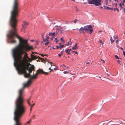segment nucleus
Returning <instances> with one entry per match:
<instances>
[{
    "instance_id": "nucleus-6",
    "label": "nucleus",
    "mask_w": 125,
    "mask_h": 125,
    "mask_svg": "<svg viewBox=\"0 0 125 125\" xmlns=\"http://www.w3.org/2000/svg\"><path fill=\"white\" fill-rule=\"evenodd\" d=\"M28 24L27 22L23 21V23L22 24V28L21 30V31L24 32V31L25 29L27 28V26Z\"/></svg>"
},
{
    "instance_id": "nucleus-14",
    "label": "nucleus",
    "mask_w": 125,
    "mask_h": 125,
    "mask_svg": "<svg viewBox=\"0 0 125 125\" xmlns=\"http://www.w3.org/2000/svg\"><path fill=\"white\" fill-rule=\"evenodd\" d=\"M110 40L111 41V43H112L114 42L115 40H113L112 39V37H111V38H110Z\"/></svg>"
},
{
    "instance_id": "nucleus-10",
    "label": "nucleus",
    "mask_w": 125,
    "mask_h": 125,
    "mask_svg": "<svg viewBox=\"0 0 125 125\" xmlns=\"http://www.w3.org/2000/svg\"><path fill=\"white\" fill-rule=\"evenodd\" d=\"M31 97L30 96L29 98L27 99L26 100V101H27V103H28V104L30 106H32L33 107V106L32 105H31L30 103V100L31 98Z\"/></svg>"
},
{
    "instance_id": "nucleus-12",
    "label": "nucleus",
    "mask_w": 125,
    "mask_h": 125,
    "mask_svg": "<svg viewBox=\"0 0 125 125\" xmlns=\"http://www.w3.org/2000/svg\"><path fill=\"white\" fill-rule=\"evenodd\" d=\"M77 43H76L75 44V46L73 47L72 48V49L73 50H75L78 48V47H77Z\"/></svg>"
},
{
    "instance_id": "nucleus-43",
    "label": "nucleus",
    "mask_w": 125,
    "mask_h": 125,
    "mask_svg": "<svg viewBox=\"0 0 125 125\" xmlns=\"http://www.w3.org/2000/svg\"><path fill=\"white\" fill-rule=\"evenodd\" d=\"M54 70H57V69L56 68H54Z\"/></svg>"
},
{
    "instance_id": "nucleus-5",
    "label": "nucleus",
    "mask_w": 125,
    "mask_h": 125,
    "mask_svg": "<svg viewBox=\"0 0 125 125\" xmlns=\"http://www.w3.org/2000/svg\"><path fill=\"white\" fill-rule=\"evenodd\" d=\"M88 1V3L89 4H93L96 6L101 5V0H90Z\"/></svg>"
},
{
    "instance_id": "nucleus-30",
    "label": "nucleus",
    "mask_w": 125,
    "mask_h": 125,
    "mask_svg": "<svg viewBox=\"0 0 125 125\" xmlns=\"http://www.w3.org/2000/svg\"><path fill=\"white\" fill-rule=\"evenodd\" d=\"M51 70V71L49 73V72H47V73H48V74L51 71H53V69H51V70Z\"/></svg>"
},
{
    "instance_id": "nucleus-45",
    "label": "nucleus",
    "mask_w": 125,
    "mask_h": 125,
    "mask_svg": "<svg viewBox=\"0 0 125 125\" xmlns=\"http://www.w3.org/2000/svg\"><path fill=\"white\" fill-rule=\"evenodd\" d=\"M70 40H71V39H70ZM72 43L70 41V43H69V44H71Z\"/></svg>"
},
{
    "instance_id": "nucleus-48",
    "label": "nucleus",
    "mask_w": 125,
    "mask_h": 125,
    "mask_svg": "<svg viewBox=\"0 0 125 125\" xmlns=\"http://www.w3.org/2000/svg\"><path fill=\"white\" fill-rule=\"evenodd\" d=\"M35 103H33L32 105H35Z\"/></svg>"
},
{
    "instance_id": "nucleus-36",
    "label": "nucleus",
    "mask_w": 125,
    "mask_h": 125,
    "mask_svg": "<svg viewBox=\"0 0 125 125\" xmlns=\"http://www.w3.org/2000/svg\"><path fill=\"white\" fill-rule=\"evenodd\" d=\"M61 54H58V55L60 57H61Z\"/></svg>"
},
{
    "instance_id": "nucleus-41",
    "label": "nucleus",
    "mask_w": 125,
    "mask_h": 125,
    "mask_svg": "<svg viewBox=\"0 0 125 125\" xmlns=\"http://www.w3.org/2000/svg\"><path fill=\"white\" fill-rule=\"evenodd\" d=\"M34 41V40H31V42H33Z\"/></svg>"
},
{
    "instance_id": "nucleus-29",
    "label": "nucleus",
    "mask_w": 125,
    "mask_h": 125,
    "mask_svg": "<svg viewBox=\"0 0 125 125\" xmlns=\"http://www.w3.org/2000/svg\"><path fill=\"white\" fill-rule=\"evenodd\" d=\"M46 38L47 39H49V36H46Z\"/></svg>"
},
{
    "instance_id": "nucleus-59",
    "label": "nucleus",
    "mask_w": 125,
    "mask_h": 125,
    "mask_svg": "<svg viewBox=\"0 0 125 125\" xmlns=\"http://www.w3.org/2000/svg\"><path fill=\"white\" fill-rule=\"evenodd\" d=\"M102 43V44L103 45V43L102 42V43Z\"/></svg>"
},
{
    "instance_id": "nucleus-18",
    "label": "nucleus",
    "mask_w": 125,
    "mask_h": 125,
    "mask_svg": "<svg viewBox=\"0 0 125 125\" xmlns=\"http://www.w3.org/2000/svg\"><path fill=\"white\" fill-rule=\"evenodd\" d=\"M60 40L61 41L63 42H65L63 40V38L62 37L61 38Z\"/></svg>"
},
{
    "instance_id": "nucleus-32",
    "label": "nucleus",
    "mask_w": 125,
    "mask_h": 125,
    "mask_svg": "<svg viewBox=\"0 0 125 125\" xmlns=\"http://www.w3.org/2000/svg\"><path fill=\"white\" fill-rule=\"evenodd\" d=\"M114 10H117V11L118 12V9L117 8H115Z\"/></svg>"
},
{
    "instance_id": "nucleus-1",
    "label": "nucleus",
    "mask_w": 125,
    "mask_h": 125,
    "mask_svg": "<svg viewBox=\"0 0 125 125\" xmlns=\"http://www.w3.org/2000/svg\"><path fill=\"white\" fill-rule=\"evenodd\" d=\"M17 22V20H10V24L13 28V30L10 31L8 37L10 40L11 43H16V41L15 40V37L19 39L18 45L12 51L14 59V65L19 74H23L24 77L27 78L30 76V73L34 70L35 67L33 65L30 64L29 65L31 66L28 67L22 59V55L24 52L22 49L28 51L33 50V48L32 46L30 45L28 43L27 40L24 39L17 35L15 28Z\"/></svg>"
},
{
    "instance_id": "nucleus-58",
    "label": "nucleus",
    "mask_w": 125,
    "mask_h": 125,
    "mask_svg": "<svg viewBox=\"0 0 125 125\" xmlns=\"http://www.w3.org/2000/svg\"><path fill=\"white\" fill-rule=\"evenodd\" d=\"M52 49H55V48H54L53 47V48H52Z\"/></svg>"
},
{
    "instance_id": "nucleus-42",
    "label": "nucleus",
    "mask_w": 125,
    "mask_h": 125,
    "mask_svg": "<svg viewBox=\"0 0 125 125\" xmlns=\"http://www.w3.org/2000/svg\"><path fill=\"white\" fill-rule=\"evenodd\" d=\"M120 49H121V50H123V48L122 47L120 48Z\"/></svg>"
},
{
    "instance_id": "nucleus-4",
    "label": "nucleus",
    "mask_w": 125,
    "mask_h": 125,
    "mask_svg": "<svg viewBox=\"0 0 125 125\" xmlns=\"http://www.w3.org/2000/svg\"><path fill=\"white\" fill-rule=\"evenodd\" d=\"M42 74L45 75H48V73L44 72L42 69H39L36 71V73L32 76L31 78H36L37 77H38V76L40 74Z\"/></svg>"
},
{
    "instance_id": "nucleus-26",
    "label": "nucleus",
    "mask_w": 125,
    "mask_h": 125,
    "mask_svg": "<svg viewBox=\"0 0 125 125\" xmlns=\"http://www.w3.org/2000/svg\"><path fill=\"white\" fill-rule=\"evenodd\" d=\"M59 48H61V47H59L58 46H57L56 47V48L57 49H58Z\"/></svg>"
},
{
    "instance_id": "nucleus-54",
    "label": "nucleus",
    "mask_w": 125,
    "mask_h": 125,
    "mask_svg": "<svg viewBox=\"0 0 125 125\" xmlns=\"http://www.w3.org/2000/svg\"><path fill=\"white\" fill-rule=\"evenodd\" d=\"M51 67H50L49 68V70H51Z\"/></svg>"
},
{
    "instance_id": "nucleus-17",
    "label": "nucleus",
    "mask_w": 125,
    "mask_h": 125,
    "mask_svg": "<svg viewBox=\"0 0 125 125\" xmlns=\"http://www.w3.org/2000/svg\"><path fill=\"white\" fill-rule=\"evenodd\" d=\"M115 57L116 58V59H121V58H119L118 57V56H117V55H115Z\"/></svg>"
},
{
    "instance_id": "nucleus-55",
    "label": "nucleus",
    "mask_w": 125,
    "mask_h": 125,
    "mask_svg": "<svg viewBox=\"0 0 125 125\" xmlns=\"http://www.w3.org/2000/svg\"><path fill=\"white\" fill-rule=\"evenodd\" d=\"M43 35H42V37L43 38Z\"/></svg>"
},
{
    "instance_id": "nucleus-16",
    "label": "nucleus",
    "mask_w": 125,
    "mask_h": 125,
    "mask_svg": "<svg viewBox=\"0 0 125 125\" xmlns=\"http://www.w3.org/2000/svg\"><path fill=\"white\" fill-rule=\"evenodd\" d=\"M49 42L48 41H47L44 44L45 45H47L49 43Z\"/></svg>"
},
{
    "instance_id": "nucleus-39",
    "label": "nucleus",
    "mask_w": 125,
    "mask_h": 125,
    "mask_svg": "<svg viewBox=\"0 0 125 125\" xmlns=\"http://www.w3.org/2000/svg\"><path fill=\"white\" fill-rule=\"evenodd\" d=\"M63 28H60V30L61 31H62L63 30V29L62 30V29H63Z\"/></svg>"
},
{
    "instance_id": "nucleus-33",
    "label": "nucleus",
    "mask_w": 125,
    "mask_h": 125,
    "mask_svg": "<svg viewBox=\"0 0 125 125\" xmlns=\"http://www.w3.org/2000/svg\"><path fill=\"white\" fill-rule=\"evenodd\" d=\"M52 32H50V33H49V35H52Z\"/></svg>"
},
{
    "instance_id": "nucleus-19",
    "label": "nucleus",
    "mask_w": 125,
    "mask_h": 125,
    "mask_svg": "<svg viewBox=\"0 0 125 125\" xmlns=\"http://www.w3.org/2000/svg\"><path fill=\"white\" fill-rule=\"evenodd\" d=\"M77 21H78V20L77 19H75V20H74V23H76V22Z\"/></svg>"
},
{
    "instance_id": "nucleus-51",
    "label": "nucleus",
    "mask_w": 125,
    "mask_h": 125,
    "mask_svg": "<svg viewBox=\"0 0 125 125\" xmlns=\"http://www.w3.org/2000/svg\"><path fill=\"white\" fill-rule=\"evenodd\" d=\"M62 66H64V67H65V66L64 65H62Z\"/></svg>"
},
{
    "instance_id": "nucleus-25",
    "label": "nucleus",
    "mask_w": 125,
    "mask_h": 125,
    "mask_svg": "<svg viewBox=\"0 0 125 125\" xmlns=\"http://www.w3.org/2000/svg\"><path fill=\"white\" fill-rule=\"evenodd\" d=\"M68 73V72L67 71H64L63 72V73L64 74H66V73Z\"/></svg>"
},
{
    "instance_id": "nucleus-9",
    "label": "nucleus",
    "mask_w": 125,
    "mask_h": 125,
    "mask_svg": "<svg viewBox=\"0 0 125 125\" xmlns=\"http://www.w3.org/2000/svg\"><path fill=\"white\" fill-rule=\"evenodd\" d=\"M119 6L121 7L120 10H122L124 8V5L122 3H120L119 4Z\"/></svg>"
},
{
    "instance_id": "nucleus-61",
    "label": "nucleus",
    "mask_w": 125,
    "mask_h": 125,
    "mask_svg": "<svg viewBox=\"0 0 125 125\" xmlns=\"http://www.w3.org/2000/svg\"><path fill=\"white\" fill-rule=\"evenodd\" d=\"M61 44V43H59V44Z\"/></svg>"
},
{
    "instance_id": "nucleus-37",
    "label": "nucleus",
    "mask_w": 125,
    "mask_h": 125,
    "mask_svg": "<svg viewBox=\"0 0 125 125\" xmlns=\"http://www.w3.org/2000/svg\"><path fill=\"white\" fill-rule=\"evenodd\" d=\"M55 33L54 32H53V33H52V34L53 36H54L55 35Z\"/></svg>"
},
{
    "instance_id": "nucleus-13",
    "label": "nucleus",
    "mask_w": 125,
    "mask_h": 125,
    "mask_svg": "<svg viewBox=\"0 0 125 125\" xmlns=\"http://www.w3.org/2000/svg\"><path fill=\"white\" fill-rule=\"evenodd\" d=\"M45 61H47V62H49L51 64V66H52V64H53V63L52 62H49V60L48 59H46V58H45Z\"/></svg>"
},
{
    "instance_id": "nucleus-15",
    "label": "nucleus",
    "mask_w": 125,
    "mask_h": 125,
    "mask_svg": "<svg viewBox=\"0 0 125 125\" xmlns=\"http://www.w3.org/2000/svg\"><path fill=\"white\" fill-rule=\"evenodd\" d=\"M31 119L29 121H27L26 122V123L25 124V125H26V124H30V123L31 122Z\"/></svg>"
},
{
    "instance_id": "nucleus-44",
    "label": "nucleus",
    "mask_w": 125,
    "mask_h": 125,
    "mask_svg": "<svg viewBox=\"0 0 125 125\" xmlns=\"http://www.w3.org/2000/svg\"><path fill=\"white\" fill-rule=\"evenodd\" d=\"M115 36L116 37V38H115L114 39H117V38H118V37H117L116 36Z\"/></svg>"
},
{
    "instance_id": "nucleus-27",
    "label": "nucleus",
    "mask_w": 125,
    "mask_h": 125,
    "mask_svg": "<svg viewBox=\"0 0 125 125\" xmlns=\"http://www.w3.org/2000/svg\"><path fill=\"white\" fill-rule=\"evenodd\" d=\"M101 61H102L103 63H104L105 62V61L104 60H102V59H101Z\"/></svg>"
},
{
    "instance_id": "nucleus-8",
    "label": "nucleus",
    "mask_w": 125,
    "mask_h": 125,
    "mask_svg": "<svg viewBox=\"0 0 125 125\" xmlns=\"http://www.w3.org/2000/svg\"><path fill=\"white\" fill-rule=\"evenodd\" d=\"M31 57L32 60H35L38 58L40 59H41V60L42 59L44 61V59L43 58H42L37 56H34L32 54H31Z\"/></svg>"
},
{
    "instance_id": "nucleus-34",
    "label": "nucleus",
    "mask_w": 125,
    "mask_h": 125,
    "mask_svg": "<svg viewBox=\"0 0 125 125\" xmlns=\"http://www.w3.org/2000/svg\"><path fill=\"white\" fill-rule=\"evenodd\" d=\"M118 42H119V41L117 40H116V42L117 43V44L118 43Z\"/></svg>"
},
{
    "instance_id": "nucleus-28",
    "label": "nucleus",
    "mask_w": 125,
    "mask_h": 125,
    "mask_svg": "<svg viewBox=\"0 0 125 125\" xmlns=\"http://www.w3.org/2000/svg\"><path fill=\"white\" fill-rule=\"evenodd\" d=\"M117 62H118V63L119 64H120V61L119 60H118Z\"/></svg>"
},
{
    "instance_id": "nucleus-24",
    "label": "nucleus",
    "mask_w": 125,
    "mask_h": 125,
    "mask_svg": "<svg viewBox=\"0 0 125 125\" xmlns=\"http://www.w3.org/2000/svg\"><path fill=\"white\" fill-rule=\"evenodd\" d=\"M122 11H123L124 12L125 14V8H124L122 10Z\"/></svg>"
},
{
    "instance_id": "nucleus-22",
    "label": "nucleus",
    "mask_w": 125,
    "mask_h": 125,
    "mask_svg": "<svg viewBox=\"0 0 125 125\" xmlns=\"http://www.w3.org/2000/svg\"><path fill=\"white\" fill-rule=\"evenodd\" d=\"M63 47H64V45H60V47H61V48H63Z\"/></svg>"
},
{
    "instance_id": "nucleus-62",
    "label": "nucleus",
    "mask_w": 125,
    "mask_h": 125,
    "mask_svg": "<svg viewBox=\"0 0 125 125\" xmlns=\"http://www.w3.org/2000/svg\"><path fill=\"white\" fill-rule=\"evenodd\" d=\"M34 53V52H33L32 53Z\"/></svg>"
},
{
    "instance_id": "nucleus-63",
    "label": "nucleus",
    "mask_w": 125,
    "mask_h": 125,
    "mask_svg": "<svg viewBox=\"0 0 125 125\" xmlns=\"http://www.w3.org/2000/svg\"><path fill=\"white\" fill-rule=\"evenodd\" d=\"M117 5V4H116V5H115V6H116V5Z\"/></svg>"
},
{
    "instance_id": "nucleus-57",
    "label": "nucleus",
    "mask_w": 125,
    "mask_h": 125,
    "mask_svg": "<svg viewBox=\"0 0 125 125\" xmlns=\"http://www.w3.org/2000/svg\"><path fill=\"white\" fill-rule=\"evenodd\" d=\"M106 7L107 8V9H108V8H109V7Z\"/></svg>"
},
{
    "instance_id": "nucleus-31",
    "label": "nucleus",
    "mask_w": 125,
    "mask_h": 125,
    "mask_svg": "<svg viewBox=\"0 0 125 125\" xmlns=\"http://www.w3.org/2000/svg\"><path fill=\"white\" fill-rule=\"evenodd\" d=\"M123 54L125 56V51H123Z\"/></svg>"
},
{
    "instance_id": "nucleus-52",
    "label": "nucleus",
    "mask_w": 125,
    "mask_h": 125,
    "mask_svg": "<svg viewBox=\"0 0 125 125\" xmlns=\"http://www.w3.org/2000/svg\"><path fill=\"white\" fill-rule=\"evenodd\" d=\"M31 107L30 108H32L33 107L32 106H30Z\"/></svg>"
},
{
    "instance_id": "nucleus-60",
    "label": "nucleus",
    "mask_w": 125,
    "mask_h": 125,
    "mask_svg": "<svg viewBox=\"0 0 125 125\" xmlns=\"http://www.w3.org/2000/svg\"><path fill=\"white\" fill-rule=\"evenodd\" d=\"M63 50H62V52H63Z\"/></svg>"
},
{
    "instance_id": "nucleus-53",
    "label": "nucleus",
    "mask_w": 125,
    "mask_h": 125,
    "mask_svg": "<svg viewBox=\"0 0 125 125\" xmlns=\"http://www.w3.org/2000/svg\"><path fill=\"white\" fill-rule=\"evenodd\" d=\"M32 108H30V110L31 111H32Z\"/></svg>"
},
{
    "instance_id": "nucleus-35",
    "label": "nucleus",
    "mask_w": 125,
    "mask_h": 125,
    "mask_svg": "<svg viewBox=\"0 0 125 125\" xmlns=\"http://www.w3.org/2000/svg\"><path fill=\"white\" fill-rule=\"evenodd\" d=\"M73 52H74V53H75V54H77L78 53L77 52H75L74 51H73Z\"/></svg>"
},
{
    "instance_id": "nucleus-49",
    "label": "nucleus",
    "mask_w": 125,
    "mask_h": 125,
    "mask_svg": "<svg viewBox=\"0 0 125 125\" xmlns=\"http://www.w3.org/2000/svg\"><path fill=\"white\" fill-rule=\"evenodd\" d=\"M99 42H100V43H102V41H101V40H100V41H99Z\"/></svg>"
},
{
    "instance_id": "nucleus-50",
    "label": "nucleus",
    "mask_w": 125,
    "mask_h": 125,
    "mask_svg": "<svg viewBox=\"0 0 125 125\" xmlns=\"http://www.w3.org/2000/svg\"><path fill=\"white\" fill-rule=\"evenodd\" d=\"M123 2H125V0H123Z\"/></svg>"
},
{
    "instance_id": "nucleus-56",
    "label": "nucleus",
    "mask_w": 125,
    "mask_h": 125,
    "mask_svg": "<svg viewBox=\"0 0 125 125\" xmlns=\"http://www.w3.org/2000/svg\"><path fill=\"white\" fill-rule=\"evenodd\" d=\"M61 55L62 54H63L62 52H61Z\"/></svg>"
},
{
    "instance_id": "nucleus-7",
    "label": "nucleus",
    "mask_w": 125,
    "mask_h": 125,
    "mask_svg": "<svg viewBox=\"0 0 125 125\" xmlns=\"http://www.w3.org/2000/svg\"><path fill=\"white\" fill-rule=\"evenodd\" d=\"M22 51H23L24 52V53H24H25V54L24 55V57L23 58V59H22V60H23L25 62V61H27V58L29 59V57H28V56L27 54L26 53V52H25L24 51H26L23 49H22Z\"/></svg>"
},
{
    "instance_id": "nucleus-47",
    "label": "nucleus",
    "mask_w": 125,
    "mask_h": 125,
    "mask_svg": "<svg viewBox=\"0 0 125 125\" xmlns=\"http://www.w3.org/2000/svg\"><path fill=\"white\" fill-rule=\"evenodd\" d=\"M100 9H103V7H100Z\"/></svg>"
},
{
    "instance_id": "nucleus-64",
    "label": "nucleus",
    "mask_w": 125,
    "mask_h": 125,
    "mask_svg": "<svg viewBox=\"0 0 125 125\" xmlns=\"http://www.w3.org/2000/svg\"><path fill=\"white\" fill-rule=\"evenodd\" d=\"M124 34H125V32L124 33Z\"/></svg>"
},
{
    "instance_id": "nucleus-2",
    "label": "nucleus",
    "mask_w": 125,
    "mask_h": 125,
    "mask_svg": "<svg viewBox=\"0 0 125 125\" xmlns=\"http://www.w3.org/2000/svg\"><path fill=\"white\" fill-rule=\"evenodd\" d=\"M33 79H29L27 82L23 83V87L19 91L18 96L15 102L16 108L14 113V119L16 122L15 125H21L20 118L26 111L22 97V94L25 88L29 87L31 85Z\"/></svg>"
},
{
    "instance_id": "nucleus-46",
    "label": "nucleus",
    "mask_w": 125,
    "mask_h": 125,
    "mask_svg": "<svg viewBox=\"0 0 125 125\" xmlns=\"http://www.w3.org/2000/svg\"><path fill=\"white\" fill-rule=\"evenodd\" d=\"M41 55L42 56H43V57L44 56V55H43V54H41Z\"/></svg>"
},
{
    "instance_id": "nucleus-11",
    "label": "nucleus",
    "mask_w": 125,
    "mask_h": 125,
    "mask_svg": "<svg viewBox=\"0 0 125 125\" xmlns=\"http://www.w3.org/2000/svg\"><path fill=\"white\" fill-rule=\"evenodd\" d=\"M71 50V49H68L67 48L66 50L65 51L66 53H67L68 54H70V52H70Z\"/></svg>"
},
{
    "instance_id": "nucleus-40",
    "label": "nucleus",
    "mask_w": 125,
    "mask_h": 125,
    "mask_svg": "<svg viewBox=\"0 0 125 125\" xmlns=\"http://www.w3.org/2000/svg\"><path fill=\"white\" fill-rule=\"evenodd\" d=\"M35 115H34L32 117V118H34V117H35Z\"/></svg>"
},
{
    "instance_id": "nucleus-38",
    "label": "nucleus",
    "mask_w": 125,
    "mask_h": 125,
    "mask_svg": "<svg viewBox=\"0 0 125 125\" xmlns=\"http://www.w3.org/2000/svg\"><path fill=\"white\" fill-rule=\"evenodd\" d=\"M69 42H68V43H67V44L66 45L67 46V45H69Z\"/></svg>"
},
{
    "instance_id": "nucleus-21",
    "label": "nucleus",
    "mask_w": 125,
    "mask_h": 125,
    "mask_svg": "<svg viewBox=\"0 0 125 125\" xmlns=\"http://www.w3.org/2000/svg\"><path fill=\"white\" fill-rule=\"evenodd\" d=\"M75 8L76 11H78V10H79V9L77 8V7H75Z\"/></svg>"
},
{
    "instance_id": "nucleus-3",
    "label": "nucleus",
    "mask_w": 125,
    "mask_h": 125,
    "mask_svg": "<svg viewBox=\"0 0 125 125\" xmlns=\"http://www.w3.org/2000/svg\"><path fill=\"white\" fill-rule=\"evenodd\" d=\"M77 29L80 33H83V34H85L86 32L88 33L89 31H90V34H91L93 31L92 26L90 25H86L83 27H81L79 29Z\"/></svg>"
},
{
    "instance_id": "nucleus-23",
    "label": "nucleus",
    "mask_w": 125,
    "mask_h": 125,
    "mask_svg": "<svg viewBox=\"0 0 125 125\" xmlns=\"http://www.w3.org/2000/svg\"><path fill=\"white\" fill-rule=\"evenodd\" d=\"M57 40V38H55V40H55V41H56V43H57V42L58 41H58V40Z\"/></svg>"
},
{
    "instance_id": "nucleus-20",
    "label": "nucleus",
    "mask_w": 125,
    "mask_h": 125,
    "mask_svg": "<svg viewBox=\"0 0 125 125\" xmlns=\"http://www.w3.org/2000/svg\"><path fill=\"white\" fill-rule=\"evenodd\" d=\"M48 41V40L47 39H44L43 40V42H45V41Z\"/></svg>"
}]
</instances>
